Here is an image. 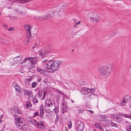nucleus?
Instances as JSON below:
<instances>
[{
  "label": "nucleus",
  "mask_w": 131,
  "mask_h": 131,
  "mask_svg": "<svg viewBox=\"0 0 131 131\" xmlns=\"http://www.w3.org/2000/svg\"><path fill=\"white\" fill-rule=\"evenodd\" d=\"M112 65L108 64L104 66H99L97 68L98 71L100 75L102 76L106 77L109 76L110 74Z\"/></svg>",
  "instance_id": "obj_1"
},
{
  "label": "nucleus",
  "mask_w": 131,
  "mask_h": 131,
  "mask_svg": "<svg viewBox=\"0 0 131 131\" xmlns=\"http://www.w3.org/2000/svg\"><path fill=\"white\" fill-rule=\"evenodd\" d=\"M12 116L14 117V122L16 125L18 127L21 129H23L24 125H23L22 119L19 117L17 114L16 113H12Z\"/></svg>",
  "instance_id": "obj_2"
},
{
  "label": "nucleus",
  "mask_w": 131,
  "mask_h": 131,
  "mask_svg": "<svg viewBox=\"0 0 131 131\" xmlns=\"http://www.w3.org/2000/svg\"><path fill=\"white\" fill-rule=\"evenodd\" d=\"M61 61L57 60L55 61L53 64L52 67V69L50 71L51 72H54L57 70L61 64Z\"/></svg>",
  "instance_id": "obj_3"
},
{
  "label": "nucleus",
  "mask_w": 131,
  "mask_h": 131,
  "mask_svg": "<svg viewBox=\"0 0 131 131\" xmlns=\"http://www.w3.org/2000/svg\"><path fill=\"white\" fill-rule=\"evenodd\" d=\"M58 8H57L56 7H54L53 8H51L49 9V12L48 13V14L47 16V18L52 17L55 15V14H54V11L58 10Z\"/></svg>",
  "instance_id": "obj_4"
},
{
  "label": "nucleus",
  "mask_w": 131,
  "mask_h": 131,
  "mask_svg": "<svg viewBox=\"0 0 131 131\" xmlns=\"http://www.w3.org/2000/svg\"><path fill=\"white\" fill-rule=\"evenodd\" d=\"M52 107L51 104H49L45 103L44 108L45 111L47 113L49 114L50 111V108H52Z\"/></svg>",
  "instance_id": "obj_5"
},
{
  "label": "nucleus",
  "mask_w": 131,
  "mask_h": 131,
  "mask_svg": "<svg viewBox=\"0 0 131 131\" xmlns=\"http://www.w3.org/2000/svg\"><path fill=\"white\" fill-rule=\"evenodd\" d=\"M22 59V57L21 56H18L14 58V60L16 63L19 64L20 63Z\"/></svg>",
  "instance_id": "obj_6"
},
{
  "label": "nucleus",
  "mask_w": 131,
  "mask_h": 131,
  "mask_svg": "<svg viewBox=\"0 0 131 131\" xmlns=\"http://www.w3.org/2000/svg\"><path fill=\"white\" fill-rule=\"evenodd\" d=\"M84 127V125L83 123L82 122H80L77 129V131H82Z\"/></svg>",
  "instance_id": "obj_7"
},
{
  "label": "nucleus",
  "mask_w": 131,
  "mask_h": 131,
  "mask_svg": "<svg viewBox=\"0 0 131 131\" xmlns=\"http://www.w3.org/2000/svg\"><path fill=\"white\" fill-rule=\"evenodd\" d=\"M36 58L35 57H29L28 58H25L24 60L23 61L24 62H26V61L27 60V62L32 61V62H35L36 61Z\"/></svg>",
  "instance_id": "obj_8"
},
{
  "label": "nucleus",
  "mask_w": 131,
  "mask_h": 131,
  "mask_svg": "<svg viewBox=\"0 0 131 131\" xmlns=\"http://www.w3.org/2000/svg\"><path fill=\"white\" fill-rule=\"evenodd\" d=\"M51 64L49 63L48 60L46 62H43V67L46 70L50 69H49V66Z\"/></svg>",
  "instance_id": "obj_9"
},
{
  "label": "nucleus",
  "mask_w": 131,
  "mask_h": 131,
  "mask_svg": "<svg viewBox=\"0 0 131 131\" xmlns=\"http://www.w3.org/2000/svg\"><path fill=\"white\" fill-rule=\"evenodd\" d=\"M38 53L42 57H44L46 56V55H48L47 54L48 53L46 51L45 52V51L44 52V51L42 50V51L41 50H39L38 51Z\"/></svg>",
  "instance_id": "obj_10"
},
{
  "label": "nucleus",
  "mask_w": 131,
  "mask_h": 131,
  "mask_svg": "<svg viewBox=\"0 0 131 131\" xmlns=\"http://www.w3.org/2000/svg\"><path fill=\"white\" fill-rule=\"evenodd\" d=\"M90 19L92 20V21H98L99 19V17L95 14H94L93 16L90 17Z\"/></svg>",
  "instance_id": "obj_11"
},
{
  "label": "nucleus",
  "mask_w": 131,
  "mask_h": 131,
  "mask_svg": "<svg viewBox=\"0 0 131 131\" xmlns=\"http://www.w3.org/2000/svg\"><path fill=\"white\" fill-rule=\"evenodd\" d=\"M24 94L26 96H28V97L32 96V92L30 90L26 91L24 92Z\"/></svg>",
  "instance_id": "obj_12"
},
{
  "label": "nucleus",
  "mask_w": 131,
  "mask_h": 131,
  "mask_svg": "<svg viewBox=\"0 0 131 131\" xmlns=\"http://www.w3.org/2000/svg\"><path fill=\"white\" fill-rule=\"evenodd\" d=\"M34 67V64L31 62H30L27 64V68L28 69H31L33 68Z\"/></svg>",
  "instance_id": "obj_13"
},
{
  "label": "nucleus",
  "mask_w": 131,
  "mask_h": 131,
  "mask_svg": "<svg viewBox=\"0 0 131 131\" xmlns=\"http://www.w3.org/2000/svg\"><path fill=\"white\" fill-rule=\"evenodd\" d=\"M31 33L30 30H28L27 32L26 36L28 40H29L31 37Z\"/></svg>",
  "instance_id": "obj_14"
},
{
  "label": "nucleus",
  "mask_w": 131,
  "mask_h": 131,
  "mask_svg": "<svg viewBox=\"0 0 131 131\" xmlns=\"http://www.w3.org/2000/svg\"><path fill=\"white\" fill-rule=\"evenodd\" d=\"M37 18L38 20H45L47 19V16L45 15L44 16H43L42 17L38 16Z\"/></svg>",
  "instance_id": "obj_15"
},
{
  "label": "nucleus",
  "mask_w": 131,
  "mask_h": 131,
  "mask_svg": "<svg viewBox=\"0 0 131 131\" xmlns=\"http://www.w3.org/2000/svg\"><path fill=\"white\" fill-rule=\"evenodd\" d=\"M14 111L15 112L17 113L18 114H21L22 113L21 111L19 109V108L17 107H16L15 108L14 107Z\"/></svg>",
  "instance_id": "obj_16"
},
{
  "label": "nucleus",
  "mask_w": 131,
  "mask_h": 131,
  "mask_svg": "<svg viewBox=\"0 0 131 131\" xmlns=\"http://www.w3.org/2000/svg\"><path fill=\"white\" fill-rule=\"evenodd\" d=\"M55 61H54V60H48V62L49 63H51V65H50L49 66V69H50L51 70L52 69V66H53V64L54 63V62Z\"/></svg>",
  "instance_id": "obj_17"
},
{
  "label": "nucleus",
  "mask_w": 131,
  "mask_h": 131,
  "mask_svg": "<svg viewBox=\"0 0 131 131\" xmlns=\"http://www.w3.org/2000/svg\"><path fill=\"white\" fill-rule=\"evenodd\" d=\"M130 96L127 95L125 96L124 97L123 99L126 102L129 100L130 99Z\"/></svg>",
  "instance_id": "obj_18"
},
{
  "label": "nucleus",
  "mask_w": 131,
  "mask_h": 131,
  "mask_svg": "<svg viewBox=\"0 0 131 131\" xmlns=\"http://www.w3.org/2000/svg\"><path fill=\"white\" fill-rule=\"evenodd\" d=\"M57 8H58V10H56L55 11H54V14H55V15H57V14H59V12L61 11V9H60L59 7H56Z\"/></svg>",
  "instance_id": "obj_19"
},
{
  "label": "nucleus",
  "mask_w": 131,
  "mask_h": 131,
  "mask_svg": "<svg viewBox=\"0 0 131 131\" xmlns=\"http://www.w3.org/2000/svg\"><path fill=\"white\" fill-rule=\"evenodd\" d=\"M42 92L41 91H39L38 92L37 96L40 99L42 96Z\"/></svg>",
  "instance_id": "obj_20"
},
{
  "label": "nucleus",
  "mask_w": 131,
  "mask_h": 131,
  "mask_svg": "<svg viewBox=\"0 0 131 131\" xmlns=\"http://www.w3.org/2000/svg\"><path fill=\"white\" fill-rule=\"evenodd\" d=\"M24 26L25 27V28L26 29V30H30V27H31V26H30V25L26 24L24 25Z\"/></svg>",
  "instance_id": "obj_21"
},
{
  "label": "nucleus",
  "mask_w": 131,
  "mask_h": 131,
  "mask_svg": "<svg viewBox=\"0 0 131 131\" xmlns=\"http://www.w3.org/2000/svg\"><path fill=\"white\" fill-rule=\"evenodd\" d=\"M45 103L49 104H51V106H52V104L51 101L50 99L47 100L45 102Z\"/></svg>",
  "instance_id": "obj_22"
},
{
  "label": "nucleus",
  "mask_w": 131,
  "mask_h": 131,
  "mask_svg": "<svg viewBox=\"0 0 131 131\" xmlns=\"http://www.w3.org/2000/svg\"><path fill=\"white\" fill-rule=\"evenodd\" d=\"M37 71H39L41 73H43L46 72L45 71V70H43L42 69L40 68H38L37 69Z\"/></svg>",
  "instance_id": "obj_23"
},
{
  "label": "nucleus",
  "mask_w": 131,
  "mask_h": 131,
  "mask_svg": "<svg viewBox=\"0 0 131 131\" xmlns=\"http://www.w3.org/2000/svg\"><path fill=\"white\" fill-rule=\"evenodd\" d=\"M69 35L70 36H72L74 35L75 34L73 32V31L72 30H70L68 33Z\"/></svg>",
  "instance_id": "obj_24"
},
{
  "label": "nucleus",
  "mask_w": 131,
  "mask_h": 131,
  "mask_svg": "<svg viewBox=\"0 0 131 131\" xmlns=\"http://www.w3.org/2000/svg\"><path fill=\"white\" fill-rule=\"evenodd\" d=\"M127 131H131V125H127L126 127Z\"/></svg>",
  "instance_id": "obj_25"
},
{
  "label": "nucleus",
  "mask_w": 131,
  "mask_h": 131,
  "mask_svg": "<svg viewBox=\"0 0 131 131\" xmlns=\"http://www.w3.org/2000/svg\"><path fill=\"white\" fill-rule=\"evenodd\" d=\"M67 5V4H63L60 7L61 8V10L63 9Z\"/></svg>",
  "instance_id": "obj_26"
},
{
  "label": "nucleus",
  "mask_w": 131,
  "mask_h": 131,
  "mask_svg": "<svg viewBox=\"0 0 131 131\" xmlns=\"http://www.w3.org/2000/svg\"><path fill=\"white\" fill-rule=\"evenodd\" d=\"M26 106L28 108L30 107L32 105L30 102H27L26 103Z\"/></svg>",
  "instance_id": "obj_27"
},
{
  "label": "nucleus",
  "mask_w": 131,
  "mask_h": 131,
  "mask_svg": "<svg viewBox=\"0 0 131 131\" xmlns=\"http://www.w3.org/2000/svg\"><path fill=\"white\" fill-rule=\"evenodd\" d=\"M119 115L126 118H128L129 116V115H127L124 113L120 114Z\"/></svg>",
  "instance_id": "obj_28"
},
{
  "label": "nucleus",
  "mask_w": 131,
  "mask_h": 131,
  "mask_svg": "<svg viewBox=\"0 0 131 131\" xmlns=\"http://www.w3.org/2000/svg\"><path fill=\"white\" fill-rule=\"evenodd\" d=\"M122 101L121 102V104L122 105L124 106L126 102L124 101L123 99H122Z\"/></svg>",
  "instance_id": "obj_29"
},
{
  "label": "nucleus",
  "mask_w": 131,
  "mask_h": 131,
  "mask_svg": "<svg viewBox=\"0 0 131 131\" xmlns=\"http://www.w3.org/2000/svg\"><path fill=\"white\" fill-rule=\"evenodd\" d=\"M37 84L35 82H34L32 83L31 86L32 88L36 87L37 86Z\"/></svg>",
  "instance_id": "obj_30"
},
{
  "label": "nucleus",
  "mask_w": 131,
  "mask_h": 131,
  "mask_svg": "<svg viewBox=\"0 0 131 131\" xmlns=\"http://www.w3.org/2000/svg\"><path fill=\"white\" fill-rule=\"evenodd\" d=\"M100 117L101 118L102 120L106 118V116L105 115H100Z\"/></svg>",
  "instance_id": "obj_31"
},
{
  "label": "nucleus",
  "mask_w": 131,
  "mask_h": 131,
  "mask_svg": "<svg viewBox=\"0 0 131 131\" xmlns=\"http://www.w3.org/2000/svg\"><path fill=\"white\" fill-rule=\"evenodd\" d=\"M44 110H40V116L41 117H43Z\"/></svg>",
  "instance_id": "obj_32"
},
{
  "label": "nucleus",
  "mask_w": 131,
  "mask_h": 131,
  "mask_svg": "<svg viewBox=\"0 0 131 131\" xmlns=\"http://www.w3.org/2000/svg\"><path fill=\"white\" fill-rule=\"evenodd\" d=\"M29 122L31 124L33 122L35 123L37 122L36 120L33 119H31L30 120H29Z\"/></svg>",
  "instance_id": "obj_33"
},
{
  "label": "nucleus",
  "mask_w": 131,
  "mask_h": 131,
  "mask_svg": "<svg viewBox=\"0 0 131 131\" xmlns=\"http://www.w3.org/2000/svg\"><path fill=\"white\" fill-rule=\"evenodd\" d=\"M110 125L112 126H115V127H116V126H117V125L116 124L113 123L112 122H111L110 123Z\"/></svg>",
  "instance_id": "obj_34"
},
{
  "label": "nucleus",
  "mask_w": 131,
  "mask_h": 131,
  "mask_svg": "<svg viewBox=\"0 0 131 131\" xmlns=\"http://www.w3.org/2000/svg\"><path fill=\"white\" fill-rule=\"evenodd\" d=\"M37 125V127L40 128L42 129L43 128L42 127V126L40 125L39 124V122H37L36 123Z\"/></svg>",
  "instance_id": "obj_35"
},
{
  "label": "nucleus",
  "mask_w": 131,
  "mask_h": 131,
  "mask_svg": "<svg viewBox=\"0 0 131 131\" xmlns=\"http://www.w3.org/2000/svg\"><path fill=\"white\" fill-rule=\"evenodd\" d=\"M33 101L34 103H38V100L34 98L33 99Z\"/></svg>",
  "instance_id": "obj_36"
},
{
  "label": "nucleus",
  "mask_w": 131,
  "mask_h": 131,
  "mask_svg": "<svg viewBox=\"0 0 131 131\" xmlns=\"http://www.w3.org/2000/svg\"><path fill=\"white\" fill-rule=\"evenodd\" d=\"M39 122V124L43 128H44L45 126L42 121H40Z\"/></svg>",
  "instance_id": "obj_37"
},
{
  "label": "nucleus",
  "mask_w": 131,
  "mask_h": 131,
  "mask_svg": "<svg viewBox=\"0 0 131 131\" xmlns=\"http://www.w3.org/2000/svg\"><path fill=\"white\" fill-rule=\"evenodd\" d=\"M31 1V0H20V1L22 3H24L26 1Z\"/></svg>",
  "instance_id": "obj_38"
},
{
  "label": "nucleus",
  "mask_w": 131,
  "mask_h": 131,
  "mask_svg": "<svg viewBox=\"0 0 131 131\" xmlns=\"http://www.w3.org/2000/svg\"><path fill=\"white\" fill-rule=\"evenodd\" d=\"M68 127L69 128H70L72 127V123L71 121H70L69 123Z\"/></svg>",
  "instance_id": "obj_39"
},
{
  "label": "nucleus",
  "mask_w": 131,
  "mask_h": 131,
  "mask_svg": "<svg viewBox=\"0 0 131 131\" xmlns=\"http://www.w3.org/2000/svg\"><path fill=\"white\" fill-rule=\"evenodd\" d=\"M59 119V116H57L56 117L55 122L56 123H57L58 122V121Z\"/></svg>",
  "instance_id": "obj_40"
},
{
  "label": "nucleus",
  "mask_w": 131,
  "mask_h": 131,
  "mask_svg": "<svg viewBox=\"0 0 131 131\" xmlns=\"http://www.w3.org/2000/svg\"><path fill=\"white\" fill-rule=\"evenodd\" d=\"M23 68H21L20 69L18 70V71L19 72L23 73Z\"/></svg>",
  "instance_id": "obj_41"
},
{
  "label": "nucleus",
  "mask_w": 131,
  "mask_h": 131,
  "mask_svg": "<svg viewBox=\"0 0 131 131\" xmlns=\"http://www.w3.org/2000/svg\"><path fill=\"white\" fill-rule=\"evenodd\" d=\"M41 78L40 77H39L37 79V81L38 82H39L41 83Z\"/></svg>",
  "instance_id": "obj_42"
},
{
  "label": "nucleus",
  "mask_w": 131,
  "mask_h": 131,
  "mask_svg": "<svg viewBox=\"0 0 131 131\" xmlns=\"http://www.w3.org/2000/svg\"><path fill=\"white\" fill-rule=\"evenodd\" d=\"M46 92H43V95L42 97V100H43L44 99L45 96L46 95Z\"/></svg>",
  "instance_id": "obj_43"
},
{
  "label": "nucleus",
  "mask_w": 131,
  "mask_h": 131,
  "mask_svg": "<svg viewBox=\"0 0 131 131\" xmlns=\"http://www.w3.org/2000/svg\"><path fill=\"white\" fill-rule=\"evenodd\" d=\"M110 117L111 118H116V117L115 115L113 114H111L110 115Z\"/></svg>",
  "instance_id": "obj_44"
},
{
  "label": "nucleus",
  "mask_w": 131,
  "mask_h": 131,
  "mask_svg": "<svg viewBox=\"0 0 131 131\" xmlns=\"http://www.w3.org/2000/svg\"><path fill=\"white\" fill-rule=\"evenodd\" d=\"M40 110H43V105L42 104L41 105L40 108Z\"/></svg>",
  "instance_id": "obj_45"
},
{
  "label": "nucleus",
  "mask_w": 131,
  "mask_h": 131,
  "mask_svg": "<svg viewBox=\"0 0 131 131\" xmlns=\"http://www.w3.org/2000/svg\"><path fill=\"white\" fill-rule=\"evenodd\" d=\"M39 115L38 112H35V115L33 117H35V116H38Z\"/></svg>",
  "instance_id": "obj_46"
},
{
  "label": "nucleus",
  "mask_w": 131,
  "mask_h": 131,
  "mask_svg": "<svg viewBox=\"0 0 131 131\" xmlns=\"http://www.w3.org/2000/svg\"><path fill=\"white\" fill-rule=\"evenodd\" d=\"M96 124H97L96 126V127H97L99 128L101 126V125L99 124L98 123H96Z\"/></svg>",
  "instance_id": "obj_47"
},
{
  "label": "nucleus",
  "mask_w": 131,
  "mask_h": 131,
  "mask_svg": "<svg viewBox=\"0 0 131 131\" xmlns=\"http://www.w3.org/2000/svg\"><path fill=\"white\" fill-rule=\"evenodd\" d=\"M83 110L82 109H80L78 111V112L79 113H81L83 112Z\"/></svg>",
  "instance_id": "obj_48"
},
{
  "label": "nucleus",
  "mask_w": 131,
  "mask_h": 131,
  "mask_svg": "<svg viewBox=\"0 0 131 131\" xmlns=\"http://www.w3.org/2000/svg\"><path fill=\"white\" fill-rule=\"evenodd\" d=\"M14 28L13 27H11L8 29V30L9 31H11L13 30Z\"/></svg>",
  "instance_id": "obj_49"
},
{
  "label": "nucleus",
  "mask_w": 131,
  "mask_h": 131,
  "mask_svg": "<svg viewBox=\"0 0 131 131\" xmlns=\"http://www.w3.org/2000/svg\"><path fill=\"white\" fill-rule=\"evenodd\" d=\"M100 129V131H104V130L103 128L101 126L99 128Z\"/></svg>",
  "instance_id": "obj_50"
},
{
  "label": "nucleus",
  "mask_w": 131,
  "mask_h": 131,
  "mask_svg": "<svg viewBox=\"0 0 131 131\" xmlns=\"http://www.w3.org/2000/svg\"><path fill=\"white\" fill-rule=\"evenodd\" d=\"M95 89H90V90L91 91H92V92H94L95 91Z\"/></svg>",
  "instance_id": "obj_51"
},
{
  "label": "nucleus",
  "mask_w": 131,
  "mask_h": 131,
  "mask_svg": "<svg viewBox=\"0 0 131 131\" xmlns=\"http://www.w3.org/2000/svg\"><path fill=\"white\" fill-rule=\"evenodd\" d=\"M81 22V21H78V22L76 23H75V24L76 25H79V24H80V22Z\"/></svg>",
  "instance_id": "obj_52"
},
{
  "label": "nucleus",
  "mask_w": 131,
  "mask_h": 131,
  "mask_svg": "<svg viewBox=\"0 0 131 131\" xmlns=\"http://www.w3.org/2000/svg\"><path fill=\"white\" fill-rule=\"evenodd\" d=\"M39 44V43L38 42V43H36L35 44V46H37V47H38V45Z\"/></svg>",
  "instance_id": "obj_53"
},
{
  "label": "nucleus",
  "mask_w": 131,
  "mask_h": 131,
  "mask_svg": "<svg viewBox=\"0 0 131 131\" xmlns=\"http://www.w3.org/2000/svg\"><path fill=\"white\" fill-rule=\"evenodd\" d=\"M89 112H90L91 113L93 114V113L94 112L92 110H89L88 111Z\"/></svg>",
  "instance_id": "obj_54"
},
{
  "label": "nucleus",
  "mask_w": 131,
  "mask_h": 131,
  "mask_svg": "<svg viewBox=\"0 0 131 131\" xmlns=\"http://www.w3.org/2000/svg\"><path fill=\"white\" fill-rule=\"evenodd\" d=\"M113 35H112V36H115L116 34V33H113Z\"/></svg>",
  "instance_id": "obj_55"
},
{
  "label": "nucleus",
  "mask_w": 131,
  "mask_h": 131,
  "mask_svg": "<svg viewBox=\"0 0 131 131\" xmlns=\"http://www.w3.org/2000/svg\"><path fill=\"white\" fill-rule=\"evenodd\" d=\"M128 118H130L131 119V115H129Z\"/></svg>",
  "instance_id": "obj_56"
},
{
  "label": "nucleus",
  "mask_w": 131,
  "mask_h": 131,
  "mask_svg": "<svg viewBox=\"0 0 131 131\" xmlns=\"http://www.w3.org/2000/svg\"><path fill=\"white\" fill-rule=\"evenodd\" d=\"M28 90H26L25 89H24V92H25L26 91H27Z\"/></svg>",
  "instance_id": "obj_57"
},
{
  "label": "nucleus",
  "mask_w": 131,
  "mask_h": 131,
  "mask_svg": "<svg viewBox=\"0 0 131 131\" xmlns=\"http://www.w3.org/2000/svg\"><path fill=\"white\" fill-rule=\"evenodd\" d=\"M5 26H7V25H5V24H4V27H5V28H6V27Z\"/></svg>",
  "instance_id": "obj_58"
},
{
  "label": "nucleus",
  "mask_w": 131,
  "mask_h": 131,
  "mask_svg": "<svg viewBox=\"0 0 131 131\" xmlns=\"http://www.w3.org/2000/svg\"><path fill=\"white\" fill-rule=\"evenodd\" d=\"M73 19V20L75 22L76 21V20L77 19L74 20V19Z\"/></svg>",
  "instance_id": "obj_59"
},
{
  "label": "nucleus",
  "mask_w": 131,
  "mask_h": 131,
  "mask_svg": "<svg viewBox=\"0 0 131 131\" xmlns=\"http://www.w3.org/2000/svg\"><path fill=\"white\" fill-rule=\"evenodd\" d=\"M97 124H96V123H95V124L94 125V126H95V127L96 126Z\"/></svg>",
  "instance_id": "obj_60"
},
{
  "label": "nucleus",
  "mask_w": 131,
  "mask_h": 131,
  "mask_svg": "<svg viewBox=\"0 0 131 131\" xmlns=\"http://www.w3.org/2000/svg\"><path fill=\"white\" fill-rule=\"evenodd\" d=\"M54 110H55V111L56 112H57V110H56V109L55 110V109H54Z\"/></svg>",
  "instance_id": "obj_61"
},
{
  "label": "nucleus",
  "mask_w": 131,
  "mask_h": 131,
  "mask_svg": "<svg viewBox=\"0 0 131 131\" xmlns=\"http://www.w3.org/2000/svg\"><path fill=\"white\" fill-rule=\"evenodd\" d=\"M3 115H2L1 116V118H3Z\"/></svg>",
  "instance_id": "obj_62"
},
{
  "label": "nucleus",
  "mask_w": 131,
  "mask_h": 131,
  "mask_svg": "<svg viewBox=\"0 0 131 131\" xmlns=\"http://www.w3.org/2000/svg\"><path fill=\"white\" fill-rule=\"evenodd\" d=\"M71 101L73 103L74 102V101L73 100H71Z\"/></svg>",
  "instance_id": "obj_63"
},
{
  "label": "nucleus",
  "mask_w": 131,
  "mask_h": 131,
  "mask_svg": "<svg viewBox=\"0 0 131 131\" xmlns=\"http://www.w3.org/2000/svg\"><path fill=\"white\" fill-rule=\"evenodd\" d=\"M49 131H52V130H49Z\"/></svg>",
  "instance_id": "obj_64"
}]
</instances>
